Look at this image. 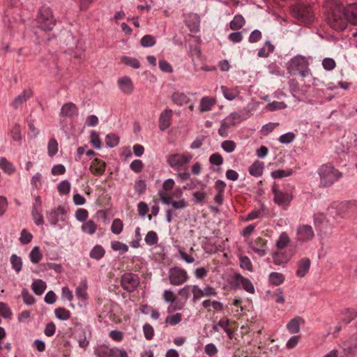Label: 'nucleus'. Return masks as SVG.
<instances>
[{
	"instance_id": "obj_1",
	"label": "nucleus",
	"mask_w": 357,
	"mask_h": 357,
	"mask_svg": "<svg viewBox=\"0 0 357 357\" xmlns=\"http://www.w3.org/2000/svg\"><path fill=\"white\" fill-rule=\"evenodd\" d=\"M325 7L326 21L332 29L340 31L349 22L357 24V3H347L345 6L339 0H327Z\"/></svg>"
},
{
	"instance_id": "obj_2",
	"label": "nucleus",
	"mask_w": 357,
	"mask_h": 357,
	"mask_svg": "<svg viewBox=\"0 0 357 357\" xmlns=\"http://www.w3.org/2000/svg\"><path fill=\"white\" fill-rule=\"evenodd\" d=\"M293 17L300 24H310L314 20V13L312 8L303 2H299L291 6Z\"/></svg>"
},
{
	"instance_id": "obj_3",
	"label": "nucleus",
	"mask_w": 357,
	"mask_h": 357,
	"mask_svg": "<svg viewBox=\"0 0 357 357\" xmlns=\"http://www.w3.org/2000/svg\"><path fill=\"white\" fill-rule=\"evenodd\" d=\"M320 183L324 186H330L338 181L342 176V173L329 165H322L318 170Z\"/></svg>"
},
{
	"instance_id": "obj_4",
	"label": "nucleus",
	"mask_w": 357,
	"mask_h": 357,
	"mask_svg": "<svg viewBox=\"0 0 357 357\" xmlns=\"http://www.w3.org/2000/svg\"><path fill=\"white\" fill-rule=\"evenodd\" d=\"M288 71L291 75H299L302 77H306L310 73L308 63L306 59L302 56H296L290 60Z\"/></svg>"
},
{
	"instance_id": "obj_5",
	"label": "nucleus",
	"mask_w": 357,
	"mask_h": 357,
	"mask_svg": "<svg viewBox=\"0 0 357 357\" xmlns=\"http://www.w3.org/2000/svg\"><path fill=\"white\" fill-rule=\"evenodd\" d=\"M192 158L190 153H173L167 157V162L168 165L174 170L179 172L181 170H188V165Z\"/></svg>"
},
{
	"instance_id": "obj_6",
	"label": "nucleus",
	"mask_w": 357,
	"mask_h": 357,
	"mask_svg": "<svg viewBox=\"0 0 357 357\" xmlns=\"http://www.w3.org/2000/svg\"><path fill=\"white\" fill-rule=\"evenodd\" d=\"M36 20L38 27L45 31H51L55 25L52 12L48 7L43 6L39 10Z\"/></svg>"
},
{
	"instance_id": "obj_7",
	"label": "nucleus",
	"mask_w": 357,
	"mask_h": 357,
	"mask_svg": "<svg viewBox=\"0 0 357 357\" xmlns=\"http://www.w3.org/2000/svg\"><path fill=\"white\" fill-rule=\"evenodd\" d=\"M168 278L171 284L180 286L188 280L189 275L185 269L178 266H174L169 268L168 271Z\"/></svg>"
},
{
	"instance_id": "obj_8",
	"label": "nucleus",
	"mask_w": 357,
	"mask_h": 357,
	"mask_svg": "<svg viewBox=\"0 0 357 357\" xmlns=\"http://www.w3.org/2000/svg\"><path fill=\"white\" fill-rule=\"evenodd\" d=\"M272 192L274 195V202L284 209H287L293 199L292 195L289 192L280 190L276 184L272 187Z\"/></svg>"
},
{
	"instance_id": "obj_9",
	"label": "nucleus",
	"mask_w": 357,
	"mask_h": 357,
	"mask_svg": "<svg viewBox=\"0 0 357 357\" xmlns=\"http://www.w3.org/2000/svg\"><path fill=\"white\" fill-rule=\"evenodd\" d=\"M139 284L137 275L132 273H126L121 276V284L128 292L134 291Z\"/></svg>"
},
{
	"instance_id": "obj_10",
	"label": "nucleus",
	"mask_w": 357,
	"mask_h": 357,
	"mask_svg": "<svg viewBox=\"0 0 357 357\" xmlns=\"http://www.w3.org/2000/svg\"><path fill=\"white\" fill-rule=\"evenodd\" d=\"M314 236V232L312 227L308 225H302L298 227L296 229V239L301 242H307L311 241Z\"/></svg>"
},
{
	"instance_id": "obj_11",
	"label": "nucleus",
	"mask_w": 357,
	"mask_h": 357,
	"mask_svg": "<svg viewBox=\"0 0 357 357\" xmlns=\"http://www.w3.org/2000/svg\"><path fill=\"white\" fill-rule=\"evenodd\" d=\"M64 207L59 206L56 208L52 209L47 213V218L52 225H56L59 220H63V215L66 214Z\"/></svg>"
},
{
	"instance_id": "obj_12",
	"label": "nucleus",
	"mask_w": 357,
	"mask_h": 357,
	"mask_svg": "<svg viewBox=\"0 0 357 357\" xmlns=\"http://www.w3.org/2000/svg\"><path fill=\"white\" fill-rule=\"evenodd\" d=\"M233 283L236 286L241 285L248 293L253 294L255 292V288L251 281L239 273L235 274L234 276Z\"/></svg>"
},
{
	"instance_id": "obj_13",
	"label": "nucleus",
	"mask_w": 357,
	"mask_h": 357,
	"mask_svg": "<svg viewBox=\"0 0 357 357\" xmlns=\"http://www.w3.org/2000/svg\"><path fill=\"white\" fill-rule=\"evenodd\" d=\"M173 112L172 109H166L160 115L159 117V128L160 130L164 131L167 130L172 123Z\"/></svg>"
},
{
	"instance_id": "obj_14",
	"label": "nucleus",
	"mask_w": 357,
	"mask_h": 357,
	"mask_svg": "<svg viewBox=\"0 0 357 357\" xmlns=\"http://www.w3.org/2000/svg\"><path fill=\"white\" fill-rule=\"evenodd\" d=\"M106 169V163L99 158H94L89 166V170L92 174L96 176H102Z\"/></svg>"
},
{
	"instance_id": "obj_15",
	"label": "nucleus",
	"mask_w": 357,
	"mask_h": 357,
	"mask_svg": "<svg viewBox=\"0 0 357 357\" xmlns=\"http://www.w3.org/2000/svg\"><path fill=\"white\" fill-rule=\"evenodd\" d=\"M266 240L261 237H257L253 242L250 243V247L259 256L263 257L266 255Z\"/></svg>"
},
{
	"instance_id": "obj_16",
	"label": "nucleus",
	"mask_w": 357,
	"mask_h": 357,
	"mask_svg": "<svg viewBox=\"0 0 357 357\" xmlns=\"http://www.w3.org/2000/svg\"><path fill=\"white\" fill-rule=\"evenodd\" d=\"M203 307L208 312H219L224 309V305L218 301L206 299L202 302Z\"/></svg>"
},
{
	"instance_id": "obj_17",
	"label": "nucleus",
	"mask_w": 357,
	"mask_h": 357,
	"mask_svg": "<svg viewBox=\"0 0 357 357\" xmlns=\"http://www.w3.org/2000/svg\"><path fill=\"white\" fill-rule=\"evenodd\" d=\"M251 116L250 112L247 109H243L240 112H232L228 116L231 123L235 126L243 121L248 119Z\"/></svg>"
},
{
	"instance_id": "obj_18",
	"label": "nucleus",
	"mask_w": 357,
	"mask_h": 357,
	"mask_svg": "<svg viewBox=\"0 0 357 357\" xmlns=\"http://www.w3.org/2000/svg\"><path fill=\"white\" fill-rule=\"evenodd\" d=\"M305 324L304 319L301 317H296L291 319L287 324V328L291 334H296L300 332V327Z\"/></svg>"
},
{
	"instance_id": "obj_19",
	"label": "nucleus",
	"mask_w": 357,
	"mask_h": 357,
	"mask_svg": "<svg viewBox=\"0 0 357 357\" xmlns=\"http://www.w3.org/2000/svg\"><path fill=\"white\" fill-rule=\"evenodd\" d=\"M311 264V261L309 258H303L298 262V268L296 271V275L300 278L304 277L309 271Z\"/></svg>"
},
{
	"instance_id": "obj_20",
	"label": "nucleus",
	"mask_w": 357,
	"mask_h": 357,
	"mask_svg": "<svg viewBox=\"0 0 357 357\" xmlns=\"http://www.w3.org/2000/svg\"><path fill=\"white\" fill-rule=\"evenodd\" d=\"M77 113L78 109L77 106L73 102H68L62 106L60 115L62 116L72 117L74 115H77Z\"/></svg>"
},
{
	"instance_id": "obj_21",
	"label": "nucleus",
	"mask_w": 357,
	"mask_h": 357,
	"mask_svg": "<svg viewBox=\"0 0 357 357\" xmlns=\"http://www.w3.org/2000/svg\"><path fill=\"white\" fill-rule=\"evenodd\" d=\"M32 95V93L30 90H24L21 94L17 96L12 103V106L17 109L23 103L26 102L27 100H29Z\"/></svg>"
},
{
	"instance_id": "obj_22",
	"label": "nucleus",
	"mask_w": 357,
	"mask_h": 357,
	"mask_svg": "<svg viewBox=\"0 0 357 357\" xmlns=\"http://www.w3.org/2000/svg\"><path fill=\"white\" fill-rule=\"evenodd\" d=\"M87 287H88V286H87L86 280H85V279L82 280L75 290L76 296L79 299H80L82 301H85L87 299V298H88V294L86 292Z\"/></svg>"
},
{
	"instance_id": "obj_23",
	"label": "nucleus",
	"mask_w": 357,
	"mask_h": 357,
	"mask_svg": "<svg viewBox=\"0 0 357 357\" xmlns=\"http://www.w3.org/2000/svg\"><path fill=\"white\" fill-rule=\"evenodd\" d=\"M118 84L121 90L125 93H130L132 91V81L128 77L119 78Z\"/></svg>"
},
{
	"instance_id": "obj_24",
	"label": "nucleus",
	"mask_w": 357,
	"mask_h": 357,
	"mask_svg": "<svg viewBox=\"0 0 357 357\" xmlns=\"http://www.w3.org/2000/svg\"><path fill=\"white\" fill-rule=\"evenodd\" d=\"M171 98L172 102L178 106L188 103L190 100L185 93L178 91L173 93Z\"/></svg>"
},
{
	"instance_id": "obj_25",
	"label": "nucleus",
	"mask_w": 357,
	"mask_h": 357,
	"mask_svg": "<svg viewBox=\"0 0 357 357\" xmlns=\"http://www.w3.org/2000/svg\"><path fill=\"white\" fill-rule=\"evenodd\" d=\"M235 126L234 124H233L230 120V119L227 116L222 122L220 128L218 130L219 135L222 137H227L229 135V129L232 127Z\"/></svg>"
},
{
	"instance_id": "obj_26",
	"label": "nucleus",
	"mask_w": 357,
	"mask_h": 357,
	"mask_svg": "<svg viewBox=\"0 0 357 357\" xmlns=\"http://www.w3.org/2000/svg\"><path fill=\"white\" fill-rule=\"evenodd\" d=\"M264 169V163L259 161H255L249 168V172L252 176L259 177L262 175Z\"/></svg>"
},
{
	"instance_id": "obj_27",
	"label": "nucleus",
	"mask_w": 357,
	"mask_h": 357,
	"mask_svg": "<svg viewBox=\"0 0 357 357\" xmlns=\"http://www.w3.org/2000/svg\"><path fill=\"white\" fill-rule=\"evenodd\" d=\"M215 103V100L213 98L207 96L202 98L199 106L201 112H208L211 110Z\"/></svg>"
},
{
	"instance_id": "obj_28",
	"label": "nucleus",
	"mask_w": 357,
	"mask_h": 357,
	"mask_svg": "<svg viewBox=\"0 0 357 357\" xmlns=\"http://www.w3.org/2000/svg\"><path fill=\"white\" fill-rule=\"evenodd\" d=\"M46 283L42 280H35L32 283V289L36 295H41L46 289Z\"/></svg>"
},
{
	"instance_id": "obj_29",
	"label": "nucleus",
	"mask_w": 357,
	"mask_h": 357,
	"mask_svg": "<svg viewBox=\"0 0 357 357\" xmlns=\"http://www.w3.org/2000/svg\"><path fill=\"white\" fill-rule=\"evenodd\" d=\"M221 91L224 97L229 100H234L239 94V91L236 88L230 89L227 86H222Z\"/></svg>"
},
{
	"instance_id": "obj_30",
	"label": "nucleus",
	"mask_w": 357,
	"mask_h": 357,
	"mask_svg": "<svg viewBox=\"0 0 357 357\" xmlns=\"http://www.w3.org/2000/svg\"><path fill=\"white\" fill-rule=\"evenodd\" d=\"M245 23V20L242 15H235L230 22V28L232 30H238L242 28Z\"/></svg>"
},
{
	"instance_id": "obj_31",
	"label": "nucleus",
	"mask_w": 357,
	"mask_h": 357,
	"mask_svg": "<svg viewBox=\"0 0 357 357\" xmlns=\"http://www.w3.org/2000/svg\"><path fill=\"white\" fill-rule=\"evenodd\" d=\"M0 168L8 174H11L15 171L13 165L5 158L0 159Z\"/></svg>"
},
{
	"instance_id": "obj_32",
	"label": "nucleus",
	"mask_w": 357,
	"mask_h": 357,
	"mask_svg": "<svg viewBox=\"0 0 357 357\" xmlns=\"http://www.w3.org/2000/svg\"><path fill=\"white\" fill-rule=\"evenodd\" d=\"M97 229V225L96 224L91 220L86 221L82 225V230L83 232L89 234H93Z\"/></svg>"
},
{
	"instance_id": "obj_33",
	"label": "nucleus",
	"mask_w": 357,
	"mask_h": 357,
	"mask_svg": "<svg viewBox=\"0 0 357 357\" xmlns=\"http://www.w3.org/2000/svg\"><path fill=\"white\" fill-rule=\"evenodd\" d=\"M289 257L282 252H278L273 255V261L276 265H281L287 263Z\"/></svg>"
},
{
	"instance_id": "obj_34",
	"label": "nucleus",
	"mask_w": 357,
	"mask_h": 357,
	"mask_svg": "<svg viewBox=\"0 0 357 357\" xmlns=\"http://www.w3.org/2000/svg\"><path fill=\"white\" fill-rule=\"evenodd\" d=\"M10 264L12 268L15 271L16 273H20L22 267V259L20 257L17 255H12L10 257Z\"/></svg>"
},
{
	"instance_id": "obj_35",
	"label": "nucleus",
	"mask_w": 357,
	"mask_h": 357,
	"mask_svg": "<svg viewBox=\"0 0 357 357\" xmlns=\"http://www.w3.org/2000/svg\"><path fill=\"white\" fill-rule=\"evenodd\" d=\"M43 254L38 246L34 247L29 253V258L33 264H38L42 259Z\"/></svg>"
},
{
	"instance_id": "obj_36",
	"label": "nucleus",
	"mask_w": 357,
	"mask_h": 357,
	"mask_svg": "<svg viewBox=\"0 0 357 357\" xmlns=\"http://www.w3.org/2000/svg\"><path fill=\"white\" fill-rule=\"evenodd\" d=\"M146 243L150 246L155 245L158 241V236L155 231H149L144 238Z\"/></svg>"
},
{
	"instance_id": "obj_37",
	"label": "nucleus",
	"mask_w": 357,
	"mask_h": 357,
	"mask_svg": "<svg viewBox=\"0 0 357 357\" xmlns=\"http://www.w3.org/2000/svg\"><path fill=\"white\" fill-rule=\"evenodd\" d=\"M284 280V278L282 273L273 272L269 275V281L274 285H280Z\"/></svg>"
},
{
	"instance_id": "obj_38",
	"label": "nucleus",
	"mask_w": 357,
	"mask_h": 357,
	"mask_svg": "<svg viewBox=\"0 0 357 357\" xmlns=\"http://www.w3.org/2000/svg\"><path fill=\"white\" fill-rule=\"evenodd\" d=\"M293 171L291 169H278L271 172V176L275 178H282L292 175Z\"/></svg>"
},
{
	"instance_id": "obj_39",
	"label": "nucleus",
	"mask_w": 357,
	"mask_h": 357,
	"mask_svg": "<svg viewBox=\"0 0 357 357\" xmlns=\"http://www.w3.org/2000/svg\"><path fill=\"white\" fill-rule=\"evenodd\" d=\"M105 255V250L101 245H96L90 252V257L93 259H100Z\"/></svg>"
},
{
	"instance_id": "obj_40",
	"label": "nucleus",
	"mask_w": 357,
	"mask_h": 357,
	"mask_svg": "<svg viewBox=\"0 0 357 357\" xmlns=\"http://www.w3.org/2000/svg\"><path fill=\"white\" fill-rule=\"evenodd\" d=\"M56 317L61 320H68L70 317L69 310L64 307H59L54 310Z\"/></svg>"
},
{
	"instance_id": "obj_41",
	"label": "nucleus",
	"mask_w": 357,
	"mask_h": 357,
	"mask_svg": "<svg viewBox=\"0 0 357 357\" xmlns=\"http://www.w3.org/2000/svg\"><path fill=\"white\" fill-rule=\"evenodd\" d=\"M31 215L36 225H41L44 223L41 209L32 208Z\"/></svg>"
},
{
	"instance_id": "obj_42",
	"label": "nucleus",
	"mask_w": 357,
	"mask_h": 357,
	"mask_svg": "<svg viewBox=\"0 0 357 357\" xmlns=\"http://www.w3.org/2000/svg\"><path fill=\"white\" fill-rule=\"evenodd\" d=\"M357 317V311L354 309H347L344 311V317L342 321L349 324Z\"/></svg>"
},
{
	"instance_id": "obj_43",
	"label": "nucleus",
	"mask_w": 357,
	"mask_h": 357,
	"mask_svg": "<svg viewBox=\"0 0 357 357\" xmlns=\"http://www.w3.org/2000/svg\"><path fill=\"white\" fill-rule=\"evenodd\" d=\"M48 155L53 157L58 151V143L54 138L50 139L47 145Z\"/></svg>"
},
{
	"instance_id": "obj_44",
	"label": "nucleus",
	"mask_w": 357,
	"mask_h": 357,
	"mask_svg": "<svg viewBox=\"0 0 357 357\" xmlns=\"http://www.w3.org/2000/svg\"><path fill=\"white\" fill-rule=\"evenodd\" d=\"M121 61L127 66H130L134 68H139L140 67L139 61L129 56H123Z\"/></svg>"
},
{
	"instance_id": "obj_45",
	"label": "nucleus",
	"mask_w": 357,
	"mask_h": 357,
	"mask_svg": "<svg viewBox=\"0 0 357 357\" xmlns=\"http://www.w3.org/2000/svg\"><path fill=\"white\" fill-rule=\"evenodd\" d=\"M286 107L287 105L284 102L278 101H273L266 106V108L269 111L280 110Z\"/></svg>"
},
{
	"instance_id": "obj_46",
	"label": "nucleus",
	"mask_w": 357,
	"mask_h": 357,
	"mask_svg": "<svg viewBox=\"0 0 357 357\" xmlns=\"http://www.w3.org/2000/svg\"><path fill=\"white\" fill-rule=\"evenodd\" d=\"M123 229V222L122 221L119 219H114L112 222V226H111V230L115 234H119Z\"/></svg>"
},
{
	"instance_id": "obj_47",
	"label": "nucleus",
	"mask_w": 357,
	"mask_h": 357,
	"mask_svg": "<svg viewBox=\"0 0 357 357\" xmlns=\"http://www.w3.org/2000/svg\"><path fill=\"white\" fill-rule=\"evenodd\" d=\"M289 242V238L287 234L282 233L277 241L276 245L278 249L284 248Z\"/></svg>"
},
{
	"instance_id": "obj_48",
	"label": "nucleus",
	"mask_w": 357,
	"mask_h": 357,
	"mask_svg": "<svg viewBox=\"0 0 357 357\" xmlns=\"http://www.w3.org/2000/svg\"><path fill=\"white\" fill-rule=\"evenodd\" d=\"M10 135L13 140L20 142L22 140L21 128L18 124H15L10 130Z\"/></svg>"
},
{
	"instance_id": "obj_49",
	"label": "nucleus",
	"mask_w": 357,
	"mask_h": 357,
	"mask_svg": "<svg viewBox=\"0 0 357 357\" xmlns=\"http://www.w3.org/2000/svg\"><path fill=\"white\" fill-rule=\"evenodd\" d=\"M236 144L232 140H225L222 142L221 147L227 153L233 152L236 149Z\"/></svg>"
},
{
	"instance_id": "obj_50",
	"label": "nucleus",
	"mask_w": 357,
	"mask_h": 357,
	"mask_svg": "<svg viewBox=\"0 0 357 357\" xmlns=\"http://www.w3.org/2000/svg\"><path fill=\"white\" fill-rule=\"evenodd\" d=\"M33 235L30 232L25 229L22 230L20 241L22 244H28L31 241Z\"/></svg>"
},
{
	"instance_id": "obj_51",
	"label": "nucleus",
	"mask_w": 357,
	"mask_h": 357,
	"mask_svg": "<svg viewBox=\"0 0 357 357\" xmlns=\"http://www.w3.org/2000/svg\"><path fill=\"white\" fill-rule=\"evenodd\" d=\"M182 315L181 313H176L173 315H169L166 317L165 322L174 326L178 324L181 321Z\"/></svg>"
},
{
	"instance_id": "obj_52",
	"label": "nucleus",
	"mask_w": 357,
	"mask_h": 357,
	"mask_svg": "<svg viewBox=\"0 0 357 357\" xmlns=\"http://www.w3.org/2000/svg\"><path fill=\"white\" fill-rule=\"evenodd\" d=\"M108 356L110 357H128V354L125 350L117 348L109 349L108 351Z\"/></svg>"
},
{
	"instance_id": "obj_53",
	"label": "nucleus",
	"mask_w": 357,
	"mask_h": 357,
	"mask_svg": "<svg viewBox=\"0 0 357 357\" xmlns=\"http://www.w3.org/2000/svg\"><path fill=\"white\" fill-rule=\"evenodd\" d=\"M192 287V293L193 294V302H196L199 300L202 297H204L203 289L199 288L197 285H191Z\"/></svg>"
},
{
	"instance_id": "obj_54",
	"label": "nucleus",
	"mask_w": 357,
	"mask_h": 357,
	"mask_svg": "<svg viewBox=\"0 0 357 357\" xmlns=\"http://www.w3.org/2000/svg\"><path fill=\"white\" fill-rule=\"evenodd\" d=\"M162 298L165 302L172 304L176 302V296L171 290H165L162 294Z\"/></svg>"
},
{
	"instance_id": "obj_55",
	"label": "nucleus",
	"mask_w": 357,
	"mask_h": 357,
	"mask_svg": "<svg viewBox=\"0 0 357 357\" xmlns=\"http://www.w3.org/2000/svg\"><path fill=\"white\" fill-rule=\"evenodd\" d=\"M105 142L109 147H114L119 144V137L114 134H108L105 137Z\"/></svg>"
},
{
	"instance_id": "obj_56",
	"label": "nucleus",
	"mask_w": 357,
	"mask_h": 357,
	"mask_svg": "<svg viewBox=\"0 0 357 357\" xmlns=\"http://www.w3.org/2000/svg\"><path fill=\"white\" fill-rule=\"evenodd\" d=\"M0 314L5 319L10 318L12 312L8 305L5 303H0Z\"/></svg>"
},
{
	"instance_id": "obj_57",
	"label": "nucleus",
	"mask_w": 357,
	"mask_h": 357,
	"mask_svg": "<svg viewBox=\"0 0 357 357\" xmlns=\"http://www.w3.org/2000/svg\"><path fill=\"white\" fill-rule=\"evenodd\" d=\"M140 43L143 47H151L155 45V40L152 36L146 35L142 37Z\"/></svg>"
},
{
	"instance_id": "obj_58",
	"label": "nucleus",
	"mask_w": 357,
	"mask_h": 357,
	"mask_svg": "<svg viewBox=\"0 0 357 357\" xmlns=\"http://www.w3.org/2000/svg\"><path fill=\"white\" fill-rule=\"evenodd\" d=\"M22 297L24 303L26 305H33L35 303V298L29 294L27 289H24L22 291Z\"/></svg>"
},
{
	"instance_id": "obj_59",
	"label": "nucleus",
	"mask_w": 357,
	"mask_h": 357,
	"mask_svg": "<svg viewBox=\"0 0 357 357\" xmlns=\"http://www.w3.org/2000/svg\"><path fill=\"white\" fill-rule=\"evenodd\" d=\"M70 190V183L68 181H63L58 185V191L63 195L68 194Z\"/></svg>"
},
{
	"instance_id": "obj_60",
	"label": "nucleus",
	"mask_w": 357,
	"mask_h": 357,
	"mask_svg": "<svg viewBox=\"0 0 357 357\" xmlns=\"http://www.w3.org/2000/svg\"><path fill=\"white\" fill-rule=\"evenodd\" d=\"M91 138V142L94 148L96 149H100L101 148V141L98 135V133L95 131H93L90 136Z\"/></svg>"
},
{
	"instance_id": "obj_61",
	"label": "nucleus",
	"mask_w": 357,
	"mask_h": 357,
	"mask_svg": "<svg viewBox=\"0 0 357 357\" xmlns=\"http://www.w3.org/2000/svg\"><path fill=\"white\" fill-rule=\"evenodd\" d=\"M195 202L203 204L207 197L206 193L204 191H196L193 193Z\"/></svg>"
},
{
	"instance_id": "obj_62",
	"label": "nucleus",
	"mask_w": 357,
	"mask_h": 357,
	"mask_svg": "<svg viewBox=\"0 0 357 357\" xmlns=\"http://www.w3.org/2000/svg\"><path fill=\"white\" fill-rule=\"evenodd\" d=\"M112 248L114 250L121 251L122 253L126 252L128 250V245L120 241L112 242Z\"/></svg>"
},
{
	"instance_id": "obj_63",
	"label": "nucleus",
	"mask_w": 357,
	"mask_h": 357,
	"mask_svg": "<svg viewBox=\"0 0 357 357\" xmlns=\"http://www.w3.org/2000/svg\"><path fill=\"white\" fill-rule=\"evenodd\" d=\"M322 66L325 70H331L335 68L336 63L331 58H326L322 61Z\"/></svg>"
},
{
	"instance_id": "obj_64",
	"label": "nucleus",
	"mask_w": 357,
	"mask_h": 357,
	"mask_svg": "<svg viewBox=\"0 0 357 357\" xmlns=\"http://www.w3.org/2000/svg\"><path fill=\"white\" fill-rule=\"evenodd\" d=\"M240 266L242 268L248 271H251L252 268L250 259L246 256L240 257Z\"/></svg>"
}]
</instances>
